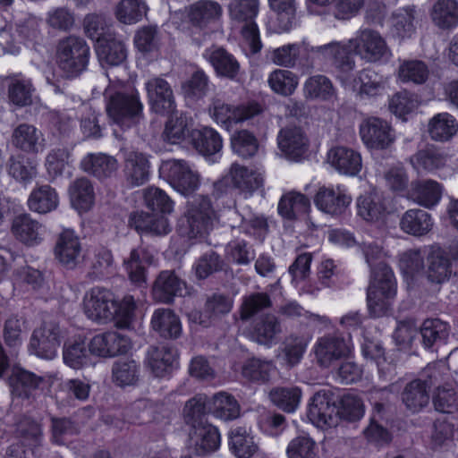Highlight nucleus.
Returning <instances> with one entry per match:
<instances>
[{"label":"nucleus","instance_id":"nucleus-1","mask_svg":"<svg viewBox=\"0 0 458 458\" xmlns=\"http://www.w3.org/2000/svg\"><path fill=\"white\" fill-rule=\"evenodd\" d=\"M310 51L330 61L344 83L356 67L354 55L369 64H386L393 55L386 38L380 32L369 28L360 29L353 38L346 41H332L312 47Z\"/></svg>","mask_w":458,"mask_h":458},{"label":"nucleus","instance_id":"nucleus-2","mask_svg":"<svg viewBox=\"0 0 458 458\" xmlns=\"http://www.w3.org/2000/svg\"><path fill=\"white\" fill-rule=\"evenodd\" d=\"M362 251L371 267L367 302L373 317H382L389 311L396 295V281L392 269L382 262L383 250L374 242H364Z\"/></svg>","mask_w":458,"mask_h":458},{"label":"nucleus","instance_id":"nucleus-3","mask_svg":"<svg viewBox=\"0 0 458 458\" xmlns=\"http://www.w3.org/2000/svg\"><path fill=\"white\" fill-rule=\"evenodd\" d=\"M145 206L160 214H148L137 211L130 216V225L138 232L151 235H165L171 231V226L165 214H170L174 209V202L161 189L148 187L142 191Z\"/></svg>","mask_w":458,"mask_h":458},{"label":"nucleus","instance_id":"nucleus-4","mask_svg":"<svg viewBox=\"0 0 458 458\" xmlns=\"http://www.w3.org/2000/svg\"><path fill=\"white\" fill-rule=\"evenodd\" d=\"M231 20L240 26L241 47L247 55L260 52L262 42L255 21L259 12V0H233L228 6Z\"/></svg>","mask_w":458,"mask_h":458},{"label":"nucleus","instance_id":"nucleus-5","mask_svg":"<svg viewBox=\"0 0 458 458\" xmlns=\"http://www.w3.org/2000/svg\"><path fill=\"white\" fill-rule=\"evenodd\" d=\"M89 47L81 37L69 35L57 41L55 64L66 78H75L83 72L89 64Z\"/></svg>","mask_w":458,"mask_h":458},{"label":"nucleus","instance_id":"nucleus-6","mask_svg":"<svg viewBox=\"0 0 458 458\" xmlns=\"http://www.w3.org/2000/svg\"><path fill=\"white\" fill-rule=\"evenodd\" d=\"M340 410L329 392H317L310 400L307 417L310 423L322 430L336 428L340 424Z\"/></svg>","mask_w":458,"mask_h":458},{"label":"nucleus","instance_id":"nucleus-7","mask_svg":"<svg viewBox=\"0 0 458 458\" xmlns=\"http://www.w3.org/2000/svg\"><path fill=\"white\" fill-rule=\"evenodd\" d=\"M283 126L277 135L280 150L289 158L297 160L307 153L310 147V138L307 125L298 116Z\"/></svg>","mask_w":458,"mask_h":458},{"label":"nucleus","instance_id":"nucleus-8","mask_svg":"<svg viewBox=\"0 0 458 458\" xmlns=\"http://www.w3.org/2000/svg\"><path fill=\"white\" fill-rule=\"evenodd\" d=\"M216 219L210 200L200 196L190 204L186 213L187 227L182 228V233L191 239L203 237L212 230Z\"/></svg>","mask_w":458,"mask_h":458},{"label":"nucleus","instance_id":"nucleus-9","mask_svg":"<svg viewBox=\"0 0 458 458\" xmlns=\"http://www.w3.org/2000/svg\"><path fill=\"white\" fill-rule=\"evenodd\" d=\"M159 173L182 195L193 192L199 185L198 173L184 160H165L160 165Z\"/></svg>","mask_w":458,"mask_h":458},{"label":"nucleus","instance_id":"nucleus-10","mask_svg":"<svg viewBox=\"0 0 458 458\" xmlns=\"http://www.w3.org/2000/svg\"><path fill=\"white\" fill-rule=\"evenodd\" d=\"M250 116H216V122L229 132H235L231 138V145L234 153L247 158L258 150V142L252 133L240 130Z\"/></svg>","mask_w":458,"mask_h":458},{"label":"nucleus","instance_id":"nucleus-11","mask_svg":"<svg viewBox=\"0 0 458 458\" xmlns=\"http://www.w3.org/2000/svg\"><path fill=\"white\" fill-rule=\"evenodd\" d=\"M17 434L20 443L9 446L6 458H30L33 449L43 440L40 424L30 418H24L17 425Z\"/></svg>","mask_w":458,"mask_h":458},{"label":"nucleus","instance_id":"nucleus-12","mask_svg":"<svg viewBox=\"0 0 458 458\" xmlns=\"http://www.w3.org/2000/svg\"><path fill=\"white\" fill-rule=\"evenodd\" d=\"M63 337L62 330L55 322H45L35 329L30 342V353L46 360L56 356L57 348Z\"/></svg>","mask_w":458,"mask_h":458},{"label":"nucleus","instance_id":"nucleus-13","mask_svg":"<svg viewBox=\"0 0 458 458\" xmlns=\"http://www.w3.org/2000/svg\"><path fill=\"white\" fill-rule=\"evenodd\" d=\"M352 349L351 339L337 335L319 337L314 345V353L320 366L330 367L335 361L347 357Z\"/></svg>","mask_w":458,"mask_h":458},{"label":"nucleus","instance_id":"nucleus-14","mask_svg":"<svg viewBox=\"0 0 458 458\" xmlns=\"http://www.w3.org/2000/svg\"><path fill=\"white\" fill-rule=\"evenodd\" d=\"M114 294L102 287H93L83 297V311L94 321L107 322L112 320Z\"/></svg>","mask_w":458,"mask_h":458},{"label":"nucleus","instance_id":"nucleus-15","mask_svg":"<svg viewBox=\"0 0 458 458\" xmlns=\"http://www.w3.org/2000/svg\"><path fill=\"white\" fill-rule=\"evenodd\" d=\"M424 375L428 377V381H422L420 379L411 381L406 386L403 394V403L412 412L420 411L428 403L429 395L428 388L441 379L437 365H428L424 370Z\"/></svg>","mask_w":458,"mask_h":458},{"label":"nucleus","instance_id":"nucleus-16","mask_svg":"<svg viewBox=\"0 0 458 458\" xmlns=\"http://www.w3.org/2000/svg\"><path fill=\"white\" fill-rule=\"evenodd\" d=\"M88 347L91 355L112 358L125 353L131 348V341L124 335L110 331L94 335Z\"/></svg>","mask_w":458,"mask_h":458},{"label":"nucleus","instance_id":"nucleus-17","mask_svg":"<svg viewBox=\"0 0 458 458\" xmlns=\"http://www.w3.org/2000/svg\"><path fill=\"white\" fill-rule=\"evenodd\" d=\"M363 143L369 148L383 149L394 141V134L390 125L377 116H369L360 128Z\"/></svg>","mask_w":458,"mask_h":458},{"label":"nucleus","instance_id":"nucleus-18","mask_svg":"<svg viewBox=\"0 0 458 458\" xmlns=\"http://www.w3.org/2000/svg\"><path fill=\"white\" fill-rule=\"evenodd\" d=\"M226 179L233 186L246 196H251L254 191L264 184V170L261 167L244 166L233 163L229 168Z\"/></svg>","mask_w":458,"mask_h":458},{"label":"nucleus","instance_id":"nucleus-19","mask_svg":"<svg viewBox=\"0 0 458 458\" xmlns=\"http://www.w3.org/2000/svg\"><path fill=\"white\" fill-rule=\"evenodd\" d=\"M145 88L153 112L157 114H174L176 106L173 91L165 80L151 78L145 83Z\"/></svg>","mask_w":458,"mask_h":458},{"label":"nucleus","instance_id":"nucleus-20","mask_svg":"<svg viewBox=\"0 0 458 458\" xmlns=\"http://www.w3.org/2000/svg\"><path fill=\"white\" fill-rule=\"evenodd\" d=\"M191 140L195 149L210 163L217 162L222 156L223 140L220 134L210 127L192 130Z\"/></svg>","mask_w":458,"mask_h":458},{"label":"nucleus","instance_id":"nucleus-21","mask_svg":"<svg viewBox=\"0 0 458 458\" xmlns=\"http://www.w3.org/2000/svg\"><path fill=\"white\" fill-rule=\"evenodd\" d=\"M351 201L352 198L342 185L320 187L314 199L319 210L330 215L342 214Z\"/></svg>","mask_w":458,"mask_h":458},{"label":"nucleus","instance_id":"nucleus-22","mask_svg":"<svg viewBox=\"0 0 458 458\" xmlns=\"http://www.w3.org/2000/svg\"><path fill=\"white\" fill-rule=\"evenodd\" d=\"M221 443L217 428L204 423L191 428L189 432V446L197 455H206L216 452Z\"/></svg>","mask_w":458,"mask_h":458},{"label":"nucleus","instance_id":"nucleus-23","mask_svg":"<svg viewBox=\"0 0 458 458\" xmlns=\"http://www.w3.org/2000/svg\"><path fill=\"white\" fill-rule=\"evenodd\" d=\"M357 214L370 223L383 221L389 213V203L385 196L377 191H370L357 199Z\"/></svg>","mask_w":458,"mask_h":458},{"label":"nucleus","instance_id":"nucleus-24","mask_svg":"<svg viewBox=\"0 0 458 458\" xmlns=\"http://www.w3.org/2000/svg\"><path fill=\"white\" fill-rule=\"evenodd\" d=\"M55 257L60 263L74 267L82 257V249L80 238L73 230L64 229L57 237Z\"/></svg>","mask_w":458,"mask_h":458},{"label":"nucleus","instance_id":"nucleus-25","mask_svg":"<svg viewBox=\"0 0 458 458\" xmlns=\"http://www.w3.org/2000/svg\"><path fill=\"white\" fill-rule=\"evenodd\" d=\"M328 163L339 174L347 176H356L361 171L362 159L359 152L343 146L329 150Z\"/></svg>","mask_w":458,"mask_h":458},{"label":"nucleus","instance_id":"nucleus-26","mask_svg":"<svg viewBox=\"0 0 458 458\" xmlns=\"http://www.w3.org/2000/svg\"><path fill=\"white\" fill-rule=\"evenodd\" d=\"M223 15L219 3L212 0H199L188 8L189 21L195 27L205 29L217 23Z\"/></svg>","mask_w":458,"mask_h":458},{"label":"nucleus","instance_id":"nucleus-27","mask_svg":"<svg viewBox=\"0 0 458 458\" xmlns=\"http://www.w3.org/2000/svg\"><path fill=\"white\" fill-rule=\"evenodd\" d=\"M13 144L23 152L38 154L46 148V139L41 131L34 125L22 123L17 126L12 135Z\"/></svg>","mask_w":458,"mask_h":458},{"label":"nucleus","instance_id":"nucleus-28","mask_svg":"<svg viewBox=\"0 0 458 458\" xmlns=\"http://www.w3.org/2000/svg\"><path fill=\"white\" fill-rule=\"evenodd\" d=\"M11 232L16 240L28 246H35L43 241L42 225L29 214H21L12 221Z\"/></svg>","mask_w":458,"mask_h":458},{"label":"nucleus","instance_id":"nucleus-29","mask_svg":"<svg viewBox=\"0 0 458 458\" xmlns=\"http://www.w3.org/2000/svg\"><path fill=\"white\" fill-rule=\"evenodd\" d=\"M107 114H141L143 105L137 91L131 93L107 90L105 94Z\"/></svg>","mask_w":458,"mask_h":458},{"label":"nucleus","instance_id":"nucleus-30","mask_svg":"<svg viewBox=\"0 0 458 458\" xmlns=\"http://www.w3.org/2000/svg\"><path fill=\"white\" fill-rule=\"evenodd\" d=\"M124 176L131 186H140L150 177V162L146 154L130 151L124 158Z\"/></svg>","mask_w":458,"mask_h":458},{"label":"nucleus","instance_id":"nucleus-31","mask_svg":"<svg viewBox=\"0 0 458 458\" xmlns=\"http://www.w3.org/2000/svg\"><path fill=\"white\" fill-rule=\"evenodd\" d=\"M185 288V283L172 271H162L156 279L152 294L159 302L169 303L175 296L181 295Z\"/></svg>","mask_w":458,"mask_h":458},{"label":"nucleus","instance_id":"nucleus-32","mask_svg":"<svg viewBox=\"0 0 458 458\" xmlns=\"http://www.w3.org/2000/svg\"><path fill=\"white\" fill-rule=\"evenodd\" d=\"M27 205L32 212L47 214L59 206V195L56 190L48 184H37L28 197Z\"/></svg>","mask_w":458,"mask_h":458},{"label":"nucleus","instance_id":"nucleus-33","mask_svg":"<svg viewBox=\"0 0 458 458\" xmlns=\"http://www.w3.org/2000/svg\"><path fill=\"white\" fill-rule=\"evenodd\" d=\"M203 56L210 63L219 76L234 79L240 64L234 56L223 47H212L205 50Z\"/></svg>","mask_w":458,"mask_h":458},{"label":"nucleus","instance_id":"nucleus-34","mask_svg":"<svg viewBox=\"0 0 458 458\" xmlns=\"http://www.w3.org/2000/svg\"><path fill=\"white\" fill-rule=\"evenodd\" d=\"M80 166L85 173L104 179L117 171L118 162L114 157L104 153H89L81 159Z\"/></svg>","mask_w":458,"mask_h":458},{"label":"nucleus","instance_id":"nucleus-35","mask_svg":"<svg viewBox=\"0 0 458 458\" xmlns=\"http://www.w3.org/2000/svg\"><path fill=\"white\" fill-rule=\"evenodd\" d=\"M177 351L173 347H150L148 352V365L156 377H162L177 366Z\"/></svg>","mask_w":458,"mask_h":458},{"label":"nucleus","instance_id":"nucleus-36","mask_svg":"<svg viewBox=\"0 0 458 458\" xmlns=\"http://www.w3.org/2000/svg\"><path fill=\"white\" fill-rule=\"evenodd\" d=\"M267 111L264 100L251 99L241 106H233L222 98H213L208 106L209 114H261Z\"/></svg>","mask_w":458,"mask_h":458},{"label":"nucleus","instance_id":"nucleus-37","mask_svg":"<svg viewBox=\"0 0 458 458\" xmlns=\"http://www.w3.org/2000/svg\"><path fill=\"white\" fill-rule=\"evenodd\" d=\"M447 162V155L435 148L420 150L411 157V164L418 174H435L444 168Z\"/></svg>","mask_w":458,"mask_h":458},{"label":"nucleus","instance_id":"nucleus-38","mask_svg":"<svg viewBox=\"0 0 458 458\" xmlns=\"http://www.w3.org/2000/svg\"><path fill=\"white\" fill-rule=\"evenodd\" d=\"M151 327L165 338H177L182 334L180 318L170 309L156 310L151 317Z\"/></svg>","mask_w":458,"mask_h":458},{"label":"nucleus","instance_id":"nucleus-39","mask_svg":"<svg viewBox=\"0 0 458 458\" xmlns=\"http://www.w3.org/2000/svg\"><path fill=\"white\" fill-rule=\"evenodd\" d=\"M68 192L72 208L79 212H87L94 206V187L89 179L81 177L74 180L70 184Z\"/></svg>","mask_w":458,"mask_h":458},{"label":"nucleus","instance_id":"nucleus-40","mask_svg":"<svg viewBox=\"0 0 458 458\" xmlns=\"http://www.w3.org/2000/svg\"><path fill=\"white\" fill-rule=\"evenodd\" d=\"M433 220L431 216L419 208L409 209L400 220V228L413 236H422L431 231Z\"/></svg>","mask_w":458,"mask_h":458},{"label":"nucleus","instance_id":"nucleus-41","mask_svg":"<svg viewBox=\"0 0 458 458\" xmlns=\"http://www.w3.org/2000/svg\"><path fill=\"white\" fill-rule=\"evenodd\" d=\"M97 54L102 62L111 65L122 64L127 57V48L122 39L108 36L97 43Z\"/></svg>","mask_w":458,"mask_h":458},{"label":"nucleus","instance_id":"nucleus-42","mask_svg":"<svg viewBox=\"0 0 458 458\" xmlns=\"http://www.w3.org/2000/svg\"><path fill=\"white\" fill-rule=\"evenodd\" d=\"M63 360L65 365L73 369H81L92 363L89 347L81 337L64 344Z\"/></svg>","mask_w":458,"mask_h":458},{"label":"nucleus","instance_id":"nucleus-43","mask_svg":"<svg viewBox=\"0 0 458 458\" xmlns=\"http://www.w3.org/2000/svg\"><path fill=\"white\" fill-rule=\"evenodd\" d=\"M7 173L17 182L27 186L38 176V165L23 155L11 157L7 165Z\"/></svg>","mask_w":458,"mask_h":458},{"label":"nucleus","instance_id":"nucleus-44","mask_svg":"<svg viewBox=\"0 0 458 458\" xmlns=\"http://www.w3.org/2000/svg\"><path fill=\"white\" fill-rule=\"evenodd\" d=\"M442 194L441 185L433 180L418 181L411 183V198L425 208L436 206Z\"/></svg>","mask_w":458,"mask_h":458},{"label":"nucleus","instance_id":"nucleus-45","mask_svg":"<svg viewBox=\"0 0 458 458\" xmlns=\"http://www.w3.org/2000/svg\"><path fill=\"white\" fill-rule=\"evenodd\" d=\"M208 410L216 418L222 420H232L239 417L240 405L236 399L225 392L216 394L208 402Z\"/></svg>","mask_w":458,"mask_h":458},{"label":"nucleus","instance_id":"nucleus-46","mask_svg":"<svg viewBox=\"0 0 458 458\" xmlns=\"http://www.w3.org/2000/svg\"><path fill=\"white\" fill-rule=\"evenodd\" d=\"M433 22L440 29H454L458 25V2L437 0L431 10Z\"/></svg>","mask_w":458,"mask_h":458},{"label":"nucleus","instance_id":"nucleus-47","mask_svg":"<svg viewBox=\"0 0 458 458\" xmlns=\"http://www.w3.org/2000/svg\"><path fill=\"white\" fill-rule=\"evenodd\" d=\"M451 263L445 252L439 248L431 250L428 257L427 276L429 281L442 284L451 276Z\"/></svg>","mask_w":458,"mask_h":458},{"label":"nucleus","instance_id":"nucleus-48","mask_svg":"<svg viewBox=\"0 0 458 458\" xmlns=\"http://www.w3.org/2000/svg\"><path fill=\"white\" fill-rule=\"evenodd\" d=\"M271 402L285 412H294L300 406L302 392L295 386L275 387L269 393Z\"/></svg>","mask_w":458,"mask_h":458},{"label":"nucleus","instance_id":"nucleus-49","mask_svg":"<svg viewBox=\"0 0 458 458\" xmlns=\"http://www.w3.org/2000/svg\"><path fill=\"white\" fill-rule=\"evenodd\" d=\"M267 84L274 93L288 97L296 90L299 77L290 70L277 68L268 74Z\"/></svg>","mask_w":458,"mask_h":458},{"label":"nucleus","instance_id":"nucleus-50","mask_svg":"<svg viewBox=\"0 0 458 458\" xmlns=\"http://www.w3.org/2000/svg\"><path fill=\"white\" fill-rule=\"evenodd\" d=\"M415 9L406 6L394 11L391 16V32L394 37L410 38L415 31Z\"/></svg>","mask_w":458,"mask_h":458},{"label":"nucleus","instance_id":"nucleus-51","mask_svg":"<svg viewBox=\"0 0 458 458\" xmlns=\"http://www.w3.org/2000/svg\"><path fill=\"white\" fill-rule=\"evenodd\" d=\"M46 381L32 372L16 369L11 377L13 392L21 397H29L31 392L43 386Z\"/></svg>","mask_w":458,"mask_h":458},{"label":"nucleus","instance_id":"nucleus-52","mask_svg":"<svg viewBox=\"0 0 458 458\" xmlns=\"http://www.w3.org/2000/svg\"><path fill=\"white\" fill-rule=\"evenodd\" d=\"M303 94L306 98L332 100L335 98V89L327 77L314 75L304 82Z\"/></svg>","mask_w":458,"mask_h":458},{"label":"nucleus","instance_id":"nucleus-53","mask_svg":"<svg viewBox=\"0 0 458 458\" xmlns=\"http://www.w3.org/2000/svg\"><path fill=\"white\" fill-rule=\"evenodd\" d=\"M140 377V367L131 360H119L112 368L113 382L120 387L135 386Z\"/></svg>","mask_w":458,"mask_h":458},{"label":"nucleus","instance_id":"nucleus-54","mask_svg":"<svg viewBox=\"0 0 458 458\" xmlns=\"http://www.w3.org/2000/svg\"><path fill=\"white\" fill-rule=\"evenodd\" d=\"M310 208L309 199L301 193L289 192L278 203L279 214L287 219L305 214Z\"/></svg>","mask_w":458,"mask_h":458},{"label":"nucleus","instance_id":"nucleus-55","mask_svg":"<svg viewBox=\"0 0 458 458\" xmlns=\"http://www.w3.org/2000/svg\"><path fill=\"white\" fill-rule=\"evenodd\" d=\"M280 332L281 327L277 318L273 315H267L256 322L252 337L260 344L271 345Z\"/></svg>","mask_w":458,"mask_h":458},{"label":"nucleus","instance_id":"nucleus-56","mask_svg":"<svg viewBox=\"0 0 458 458\" xmlns=\"http://www.w3.org/2000/svg\"><path fill=\"white\" fill-rule=\"evenodd\" d=\"M229 437L230 447L239 458H250L258 450L253 437L244 428H237L232 430Z\"/></svg>","mask_w":458,"mask_h":458},{"label":"nucleus","instance_id":"nucleus-57","mask_svg":"<svg viewBox=\"0 0 458 458\" xmlns=\"http://www.w3.org/2000/svg\"><path fill=\"white\" fill-rule=\"evenodd\" d=\"M34 89L30 80L24 78L12 79L8 85V102L14 107H23L31 103Z\"/></svg>","mask_w":458,"mask_h":458},{"label":"nucleus","instance_id":"nucleus-58","mask_svg":"<svg viewBox=\"0 0 458 458\" xmlns=\"http://www.w3.org/2000/svg\"><path fill=\"white\" fill-rule=\"evenodd\" d=\"M458 131V123L454 116H433L428 123V133L432 140L446 141Z\"/></svg>","mask_w":458,"mask_h":458},{"label":"nucleus","instance_id":"nucleus-59","mask_svg":"<svg viewBox=\"0 0 458 458\" xmlns=\"http://www.w3.org/2000/svg\"><path fill=\"white\" fill-rule=\"evenodd\" d=\"M420 334L424 347L429 349L445 340L448 335V326L437 318L427 319L422 324Z\"/></svg>","mask_w":458,"mask_h":458},{"label":"nucleus","instance_id":"nucleus-60","mask_svg":"<svg viewBox=\"0 0 458 458\" xmlns=\"http://www.w3.org/2000/svg\"><path fill=\"white\" fill-rule=\"evenodd\" d=\"M147 6L142 0H122L115 10L117 20L124 24H133L142 19Z\"/></svg>","mask_w":458,"mask_h":458},{"label":"nucleus","instance_id":"nucleus-61","mask_svg":"<svg viewBox=\"0 0 458 458\" xmlns=\"http://www.w3.org/2000/svg\"><path fill=\"white\" fill-rule=\"evenodd\" d=\"M112 310V320L115 325L121 328L129 327L135 317L136 301L133 296L127 294L119 301L114 300Z\"/></svg>","mask_w":458,"mask_h":458},{"label":"nucleus","instance_id":"nucleus-62","mask_svg":"<svg viewBox=\"0 0 458 458\" xmlns=\"http://www.w3.org/2000/svg\"><path fill=\"white\" fill-rule=\"evenodd\" d=\"M427 64L420 60L404 61L399 66L398 77L403 82L424 83L428 77Z\"/></svg>","mask_w":458,"mask_h":458},{"label":"nucleus","instance_id":"nucleus-63","mask_svg":"<svg viewBox=\"0 0 458 458\" xmlns=\"http://www.w3.org/2000/svg\"><path fill=\"white\" fill-rule=\"evenodd\" d=\"M288 458H317V443L309 435H300L293 438L286 448Z\"/></svg>","mask_w":458,"mask_h":458},{"label":"nucleus","instance_id":"nucleus-64","mask_svg":"<svg viewBox=\"0 0 458 458\" xmlns=\"http://www.w3.org/2000/svg\"><path fill=\"white\" fill-rule=\"evenodd\" d=\"M191 124L187 116H170L165 124L164 139L176 144L183 140L187 136L191 137Z\"/></svg>","mask_w":458,"mask_h":458}]
</instances>
